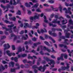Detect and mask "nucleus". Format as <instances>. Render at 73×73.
<instances>
[{"label": "nucleus", "mask_w": 73, "mask_h": 73, "mask_svg": "<svg viewBox=\"0 0 73 73\" xmlns=\"http://www.w3.org/2000/svg\"><path fill=\"white\" fill-rule=\"evenodd\" d=\"M13 29L14 30V31L15 32H17L18 33V32H19V31L16 29V26H15L13 28Z\"/></svg>", "instance_id": "obj_29"}, {"label": "nucleus", "mask_w": 73, "mask_h": 73, "mask_svg": "<svg viewBox=\"0 0 73 73\" xmlns=\"http://www.w3.org/2000/svg\"><path fill=\"white\" fill-rule=\"evenodd\" d=\"M41 61V58H39L37 62V64L38 65H40V64L39 62H40Z\"/></svg>", "instance_id": "obj_34"}, {"label": "nucleus", "mask_w": 73, "mask_h": 73, "mask_svg": "<svg viewBox=\"0 0 73 73\" xmlns=\"http://www.w3.org/2000/svg\"><path fill=\"white\" fill-rule=\"evenodd\" d=\"M66 22V23H62V24H66V23H68V22H67V20H63L62 21V23H64V22Z\"/></svg>", "instance_id": "obj_41"}, {"label": "nucleus", "mask_w": 73, "mask_h": 73, "mask_svg": "<svg viewBox=\"0 0 73 73\" xmlns=\"http://www.w3.org/2000/svg\"><path fill=\"white\" fill-rule=\"evenodd\" d=\"M50 7L52 8L53 11H58V9L57 8H53V6H51Z\"/></svg>", "instance_id": "obj_28"}, {"label": "nucleus", "mask_w": 73, "mask_h": 73, "mask_svg": "<svg viewBox=\"0 0 73 73\" xmlns=\"http://www.w3.org/2000/svg\"><path fill=\"white\" fill-rule=\"evenodd\" d=\"M36 26L34 27V28H36V29H37V28H38V27H39V24L36 23Z\"/></svg>", "instance_id": "obj_43"}, {"label": "nucleus", "mask_w": 73, "mask_h": 73, "mask_svg": "<svg viewBox=\"0 0 73 73\" xmlns=\"http://www.w3.org/2000/svg\"><path fill=\"white\" fill-rule=\"evenodd\" d=\"M49 24L50 26H52L53 27H56L57 26L56 25H53V24H52L51 23H49Z\"/></svg>", "instance_id": "obj_42"}, {"label": "nucleus", "mask_w": 73, "mask_h": 73, "mask_svg": "<svg viewBox=\"0 0 73 73\" xmlns=\"http://www.w3.org/2000/svg\"><path fill=\"white\" fill-rule=\"evenodd\" d=\"M21 14V11H20L19 10L18 11V12L17 13V15H20Z\"/></svg>", "instance_id": "obj_52"}, {"label": "nucleus", "mask_w": 73, "mask_h": 73, "mask_svg": "<svg viewBox=\"0 0 73 73\" xmlns=\"http://www.w3.org/2000/svg\"><path fill=\"white\" fill-rule=\"evenodd\" d=\"M11 72H15V69H12L11 70Z\"/></svg>", "instance_id": "obj_61"}, {"label": "nucleus", "mask_w": 73, "mask_h": 73, "mask_svg": "<svg viewBox=\"0 0 73 73\" xmlns=\"http://www.w3.org/2000/svg\"><path fill=\"white\" fill-rule=\"evenodd\" d=\"M11 37H14V41H16L17 40V39L20 38V36H15V35L13 34H11Z\"/></svg>", "instance_id": "obj_7"}, {"label": "nucleus", "mask_w": 73, "mask_h": 73, "mask_svg": "<svg viewBox=\"0 0 73 73\" xmlns=\"http://www.w3.org/2000/svg\"><path fill=\"white\" fill-rule=\"evenodd\" d=\"M59 46H60V47H62L63 46H64V47L66 48V49H67V48H68V47H67V46H65L63 44H59Z\"/></svg>", "instance_id": "obj_30"}, {"label": "nucleus", "mask_w": 73, "mask_h": 73, "mask_svg": "<svg viewBox=\"0 0 73 73\" xmlns=\"http://www.w3.org/2000/svg\"><path fill=\"white\" fill-rule=\"evenodd\" d=\"M1 39L0 40V41L1 42V45L0 46H1L2 44L5 42V41H2V40H3V39H4L6 38V36H2L0 37Z\"/></svg>", "instance_id": "obj_9"}, {"label": "nucleus", "mask_w": 73, "mask_h": 73, "mask_svg": "<svg viewBox=\"0 0 73 73\" xmlns=\"http://www.w3.org/2000/svg\"><path fill=\"white\" fill-rule=\"evenodd\" d=\"M6 53L9 56V57H11V56H15V54L14 53H12L11 52H10V51L9 50H7L6 51Z\"/></svg>", "instance_id": "obj_10"}, {"label": "nucleus", "mask_w": 73, "mask_h": 73, "mask_svg": "<svg viewBox=\"0 0 73 73\" xmlns=\"http://www.w3.org/2000/svg\"><path fill=\"white\" fill-rule=\"evenodd\" d=\"M45 38H49L54 43H55V42H56V41H55L52 38V37H50V36H48L47 35H45Z\"/></svg>", "instance_id": "obj_11"}, {"label": "nucleus", "mask_w": 73, "mask_h": 73, "mask_svg": "<svg viewBox=\"0 0 73 73\" xmlns=\"http://www.w3.org/2000/svg\"><path fill=\"white\" fill-rule=\"evenodd\" d=\"M43 6L44 7H49V5L46 4H43Z\"/></svg>", "instance_id": "obj_62"}, {"label": "nucleus", "mask_w": 73, "mask_h": 73, "mask_svg": "<svg viewBox=\"0 0 73 73\" xmlns=\"http://www.w3.org/2000/svg\"><path fill=\"white\" fill-rule=\"evenodd\" d=\"M25 26H24V28L25 29H26L27 27H29V24L27 23H24Z\"/></svg>", "instance_id": "obj_21"}, {"label": "nucleus", "mask_w": 73, "mask_h": 73, "mask_svg": "<svg viewBox=\"0 0 73 73\" xmlns=\"http://www.w3.org/2000/svg\"><path fill=\"white\" fill-rule=\"evenodd\" d=\"M55 18L56 19H64V18H63L62 16H60V17L59 18L58 17V16L57 15H55Z\"/></svg>", "instance_id": "obj_33"}, {"label": "nucleus", "mask_w": 73, "mask_h": 73, "mask_svg": "<svg viewBox=\"0 0 73 73\" xmlns=\"http://www.w3.org/2000/svg\"><path fill=\"white\" fill-rule=\"evenodd\" d=\"M33 2V3H37L38 1V0H31Z\"/></svg>", "instance_id": "obj_54"}, {"label": "nucleus", "mask_w": 73, "mask_h": 73, "mask_svg": "<svg viewBox=\"0 0 73 73\" xmlns=\"http://www.w3.org/2000/svg\"><path fill=\"white\" fill-rule=\"evenodd\" d=\"M14 26V25H9L8 26V27L9 28H10V29H7L5 27H2V28L3 29H4L6 31H9V33H12L13 32L12 30V28Z\"/></svg>", "instance_id": "obj_4"}, {"label": "nucleus", "mask_w": 73, "mask_h": 73, "mask_svg": "<svg viewBox=\"0 0 73 73\" xmlns=\"http://www.w3.org/2000/svg\"><path fill=\"white\" fill-rule=\"evenodd\" d=\"M39 16H40V14H38L37 15H35L34 17H31L30 18V19L31 22H32V21H33V19H38L39 18Z\"/></svg>", "instance_id": "obj_8"}, {"label": "nucleus", "mask_w": 73, "mask_h": 73, "mask_svg": "<svg viewBox=\"0 0 73 73\" xmlns=\"http://www.w3.org/2000/svg\"><path fill=\"white\" fill-rule=\"evenodd\" d=\"M1 7H2L3 8V11H4L5 9H6V8H7V6H5L1 4Z\"/></svg>", "instance_id": "obj_45"}, {"label": "nucleus", "mask_w": 73, "mask_h": 73, "mask_svg": "<svg viewBox=\"0 0 73 73\" xmlns=\"http://www.w3.org/2000/svg\"><path fill=\"white\" fill-rule=\"evenodd\" d=\"M56 30L57 31H62V30L60 29H55L52 28V31L53 32H54Z\"/></svg>", "instance_id": "obj_23"}, {"label": "nucleus", "mask_w": 73, "mask_h": 73, "mask_svg": "<svg viewBox=\"0 0 73 73\" xmlns=\"http://www.w3.org/2000/svg\"><path fill=\"white\" fill-rule=\"evenodd\" d=\"M23 62L24 63H26V62H27V63H28L29 64H30V65L31 66H32V64H32V61H31L30 60L27 61V60L25 59L23 60Z\"/></svg>", "instance_id": "obj_16"}, {"label": "nucleus", "mask_w": 73, "mask_h": 73, "mask_svg": "<svg viewBox=\"0 0 73 73\" xmlns=\"http://www.w3.org/2000/svg\"><path fill=\"white\" fill-rule=\"evenodd\" d=\"M18 58H20L21 57H24L27 56V54H19L18 56Z\"/></svg>", "instance_id": "obj_20"}, {"label": "nucleus", "mask_w": 73, "mask_h": 73, "mask_svg": "<svg viewBox=\"0 0 73 73\" xmlns=\"http://www.w3.org/2000/svg\"><path fill=\"white\" fill-rule=\"evenodd\" d=\"M4 51L5 52V50H6V49H9L10 47H11V46H10V45L9 44L7 43V44H5L4 45Z\"/></svg>", "instance_id": "obj_13"}, {"label": "nucleus", "mask_w": 73, "mask_h": 73, "mask_svg": "<svg viewBox=\"0 0 73 73\" xmlns=\"http://www.w3.org/2000/svg\"><path fill=\"white\" fill-rule=\"evenodd\" d=\"M48 33L49 35H51L52 36L54 37H56V36H57V34L55 33H52L51 31H49Z\"/></svg>", "instance_id": "obj_15"}, {"label": "nucleus", "mask_w": 73, "mask_h": 73, "mask_svg": "<svg viewBox=\"0 0 73 73\" xmlns=\"http://www.w3.org/2000/svg\"><path fill=\"white\" fill-rule=\"evenodd\" d=\"M14 64H15V63H14V62H11V63H10L9 64V66H11V65L13 67V66H14Z\"/></svg>", "instance_id": "obj_44"}, {"label": "nucleus", "mask_w": 73, "mask_h": 73, "mask_svg": "<svg viewBox=\"0 0 73 73\" xmlns=\"http://www.w3.org/2000/svg\"><path fill=\"white\" fill-rule=\"evenodd\" d=\"M17 3H16L15 1V0H11L9 4L11 5H12L13 4L14 5H17V4H21V3H20V0H17Z\"/></svg>", "instance_id": "obj_5"}, {"label": "nucleus", "mask_w": 73, "mask_h": 73, "mask_svg": "<svg viewBox=\"0 0 73 73\" xmlns=\"http://www.w3.org/2000/svg\"><path fill=\"white\" fill-rule=\"evenodd\" d=\"M4 22L6 24H8V23H9V24H12V22H9V21L7 20L4 21Z\"/></svg>", "instance_id": "obj_38"}, {"label": "nucleus", "mask_w": 73, "mask_h": 73, "mask_svg": "<svg viewBox=\"0 0 73 73\" xmlns=\"http://www.w3.org/2000/svg\"><path fill=\"white\" fill-rule=\"evenodd\" d=\"M44 21L45 23H48V24H50L49 23V22H48V21L46 20V16H45L44 15Z\"/></svg>", "instance_id": "obj_25"}, {"label": "nucleus", "mask_w": 73, "mask_h": 73, "mask_svg": "<svg viewBox=\"0 0 73 73\" xmlns=\"http://www.w3.org/2000/svg\"><path fill=\"white\" fill-rule=\"evenodd\" d=\"M65 36H62L60 37V38H61V39H64L65 40V42L66 44V45H69V44H70V43H67L66 42L67 41H68V39H65Z\"/></svg>", "instance_id": "obj_12"}, {"label": "nucleus", "mask_w": 73, "mask_h": 73, "mask_svg": "<svg viewBox=\"0 0 73 73\" xmlns=\"http://www.w3.org/2000/svg\"><path fill=\"white\" fill-rule=\"evenodd\" d=\"M38 6V3H36L35 5L33 7H32V8H33L34 7V8H36V7H37Z\"/></svg>", "instance_id": "obj_48"}, {"label": "nucleus", "mask_w": 73, "mask_h": 73, "mask_svg": "<svg viewBox=\"0 0 73 73\" xmlns=\"http://www.w3.org/2000/svg\"><path fill=\"white\" fill-rule=\"evenodd\" d=\"M63 54V56H64V57L65 59H67L68 58V55L67 54Z\"/></svg>", "instance_id": "obj_40"}, {"label": "nucleus", "mask_w": 73, "mask_h": 73, "mask_svg": "<svg viewBox=\"0 0 73 73\" xmlns=\"http://www.w3.org/2000/svg\"><path fill=\"white\" fill-rule=\"evenodd\" d=\"M33 59V57L31 56H30V54H29L28 56V59L29 60V59Z\"/></svg>", "instance_id": "obj_47"}, {"label": "nucleus", "mask_w": 73, "mask_h": 73, "mask_svg": "<svg viewBox=\"0 0 73 73\" xmlns=\"http://www.w3.org/2000/svg\"><path fill=\"white\" fill-rule=\"evenodd\" d=\"M44 30H41V32H40V31L38 30H37V31L38 33H39V34H40V33H44V32H47L46 30V29H44Z\"/></svg>", "instance_id": "obj_18"}, {"label": "nucleus", "mask_w": 73, "mask_h": 73, "mask_svg": "<svg viewBox=\"0 0 73 73\" xmlns=\"http://www.w3.org/2000/svg\"><path fill=\"white\" fill-rule=\"evenodd\" d=\"M25 6L26 7H31V5L28 4V3L27 2L25 3Z\"/></svg>", "instance_id": "obj_35"}, {"label": "nucleus", "mask_w": 73, "mask_h": 73, "mask_svg": "<svg viewBox=\"0 0 73 73\" xmlns=\"http://www.w3.org/2000/svg\"><path fill=\"white\" fill-rule=\"evenodd\" d=\"M68 53H72V52H73V50H72L70 52V50H67Z\"/></svg>", "instance_id": "obj_57"}, {"label": "nucleus", "mask_w": 73, "mask_h": 73, "mask_svg": "<svg viewBox=\"0 0 73 73\" xmlns=\"http://www.w3.org/2000/svg\"><path fill=\"white\" fill-rule=\"evenodd\" d=\"M52 23H54V24H56V23H58V24H60V21H57V20H54V21H52Z\"/></svg>", "instance_id": "obj_22"}, {"label": "nucleus", "mask_w": 73, "mask_h": 73, "mask_svg": "<svg viewBox=\"0 0 73 73\" xmlns=\"http://www.w3.org/2000/svg\"><path fill=\"white\" fill-rule=\"evenodd\" d=\"M14 60L15 62H17L18 61V58L17 57H15L14 58Z\"/></svg>", "instance_id": "obj_53"}, {"label": "nucleus", "mask_w": 73, "mask_h": 73, "mask_svg": "<svg viewBox=\"0 0 73 73\" xmlns=\"http://www.w3.org/2000/svg\"><path fill=\"white\" fill-rule=\"evenodd\" d=\"M40 49H41V50H43V49L44 50H47L48 52H51L50 50L48 49V48H46L45 46H44V47L42 46H39L37 48V51H39Z\"/></svg>", "instance_id": "obj_2"}, {"label": "nucleus", "mask_w": 73, "mask_h": 73, "mask_svg": "<svg viewBox=\"0 0 73 73\" xmlns=\"http://www.w3.org/2000/svg\"><path fill=\"white\" fill-rule=\"evenodd\" d=\"M40 39H41V40H44V38H43V37H42V36H40Z\"/></svg>", "instance_id": "obj_63"}, {"label": "nucleus", "mask_w": 73, "mask_h": 73, "mask_svg": "<svg viewBox=\"0 0 73 73\" xmlns=\"http://www.w3.org/2000/svg\"><path fill=\"white\" fill-rule=\"evenodd\" d=\"M63 10L66 11L65 12V13H68V11L67 10V9H66V8H64L63 9Z\"/></svg>", "instance_id": "obj_49"}, {"label": "nucleus", "mask_w": 73, "mask_h": 73, "mask_svg": "<svg viewBox=\"0 0 73 73\" xmlns=\"http://www.w3.org/2000/svg\"><path fill=\"white\" fill-rule=\"evenodd\" d=\"M68 11H69V12H68V13H70V14H72V12H70V10H71V8L70 7L68 8Z\"/></svg>", "instance_id": "obj_46"}, {"label": "nucleus", "mask_w": 73, "mask_h": 73, "mask_svg": "<svg viewBox=\"0 0 73 73\" xmlns=\"http://www.w3.org/2000/svg\"><path fill=\"white\" fill-rule=\"evenodd\" d=\"M36 11L37 12H41L40 8H38V9H37Z\"/></svg>", "instance_id": "obj_60"}, {"label": "nucleus", "mask_w": 73, "mask_h": 73, "mask_svg": "<svg viewBox=\"0 0 73 73\" xmlns=\"http://www.w3.org/2000/svg\"><path fill=\"white\" fill-rule=\"evenodd\" d=\"M67 67H62L61 69L62 70H65L66 69H68L69 68V64L68 63H66Z\"/></svg>", "instance_id": "obj_14"}, {"label": "nucleus", "mask_w": 73, "mask_h": 73, "mask_svg": "<svg viewBox=\"0 0 73 73\" xmlns=\"http://www.w3.org/2000/svg\"><path fill=\"white\" fill-rule=\"evenodd\" d=\"M5 69V68L2 65H1V66H0V72L2 70H4Z\"/></svg>", "instance_id": "obj_32"}, {"label": "nucleus", "mask_w": 73, "mask_h": 73, "mask_svg": "<svg viewBox=\"0 0 73 73\" xmlns=\"http://www.w3.org/2000/svg\"><path fill=\"white\" fill-rule=\"evenodd\" d=\"M18 52H17L16 53L17 54H19V52H22V48H21V47H19V48L18 50Z\"/></svg>", "instance_id": "obj_26"}, {"label": "nucleus", "mask_w": 73, "mask_h": 73, "mask_svg": "<svg viewBox=\"0 0 73 73\" xmlns=\"http://www.w3.org/2000/svg\"><path fill=\"white\" fill-rule=\"evenodd\" d=\"M62 7L60 5V6L59 7V9L60 11L61 12H62Z\"/></svg>", "instance_id": "obj_50"}, {"label": "nucleus", "mask_w": 73, "mask_h": 73, "mask_svg": "<svg viewBox=\"0 0 73 73\" xmlns=\"http://www.w3.org/2000/svg\"><path fill=\"white\" fill-rule=\"evenodd\" d=\"M5 1L6 3H9V1L7 0H1L0 1V2H1V3H3L5 4Z\"/></svg>", "instance_id": "obj_24"}, {"label": "nucleus", "mask_w": 73, "mask_h": 73, "mask_svg": "<svg viewBox=\"0 0 73 73\" xmlns=\"http://www.w3.org/2000/svg\"><path fill=\"white\" fill-rule=\"evenodd\" d=\"M16 66H18V67L17 68V69H20V66L19 65V64L18 63H17L16 64Z\"/></svg>", "instance_id": "obj_51"}, {"label": "nucleus", "mask_w": 73, "mask_h": 73, "mask_svg": "<svg viewBox=\"0 0 73 73\" xmlns=\"http://www.w3.org/2000/svg\"><path fill=\"white\" fill-rule=\"evenodd\" d=\"M44 44H45L46 45H47L49 46H50V45L49 44V43H48V42L46 41H45L44 42Z\"/></svg>", "instance_id": "obj_55"}, {"label": "nucleus", "mask_w": 73, "mask_h": 73, "mask_svg": "<svg viewBox=\"0 0 73 73\" xmlns=\"http://www.w3.org/2000/svg\"><path fill=\"white\" fill-rule=\"evenodd\" d=\"M18 23H19L21 24L20 25V26L21 28H22V27H23V24L22 23L21 21H18Z\"/></svg>", "instance_id": "obj_37"}, {"label": "nucleus", "mask_w": 73, "mask_h": 73, "mask_svg": "<svg viewBox=\"0 0 73 73\" xmlns=\"http://www.w3.org/2000/svg\"><path fill=\"white\" fill-rule=\"evenodd\" d=\"M9 19L11 20H13L14 21H16V17H13L12 18H9Z\"/></svg>", "instance_id": "obj_39"}, {"label": "nucleus", "mask_w": 73, "mask_h": 73, "mask_svg": "<svg viewBox=\"0 0 73 73\" xmlns=\"http://www.w3.org/2000/svg\"><path fill=\"white\" fill-rule=\"evenodd\" d=\"M29 65L28 64L25 65V68H29Z\"/></svg>", "instance_id": "obj_58"}, {"label": "nucleus", "mask_w": 73, "mask_h": 73, "mask_svg": "<svg viewBox=\"0 0 73 73\" xmlns=\"http://www.w3.org/2000/svg\"><path fill=\"white\" fill-rule=\"evenodd\" d=\"M32 40L33 41H36V38H32Z\"/></svg>", "instance_id": "obj_64"}, {"label": "nucleus", "mask_w": 73, "mask_h": 73, "mask_svg": "<svg viewBox=\"0 0 73 73\" xmlns=\"http://www.w3.org/2000/svg\"><path fill=\"white\" fill-rule=\"evenodd\" d=\"M32 68L33 69H36L40 71H41L42 72H44L45 71V69H46V66L45 65L43 66V67L42 68V66H41L39 67L38 68L36 65H34L33 66Z\"/></svg>", "instance_id": "obj_1"}, {"label": "nucleus", "mask_w": 73, "mask_h": 73, "mask_svg": "<svg viewBox=\"0 0 73 73\" xmlns=\"http://www.w3.org/2000/svg\"><path fill=\"white\" fill-rule=\"evenodd\" d=\"M73 25V21L71 19H70L69 21L68 24V27H69L71 25Z\"/></svg>", "instance_id": "obj_17"}, {"label": "nucleus", "mask_w": 73, "mask_h": 73, "mask_svg": "<svg viewBox=\"0 0 73 73\" xmlns=\"http://www.w3.org/2000/svg\"><path fill=\"white\" fill-rule=\"evenodd\" d=\"M64 57V54H61V56L60 57H58L57 58V60L58 61L60 60L61 59L62 61H63L64 60V59L63 58V57Z\"/></svg>", "instance_id": "obj_19"}, {"label": "nucleus", "mask_w": 73, "mask_h": 73, "mask_svg": "<svg viewBox=\"0 0 73 73\" xmlns=\"http://www.w3.org/2000/svg\"><path fill=\"white\" fill-rule=\"evenodd\" d=\"M43 59L46 60L47 61V62H50V63H48V64L50 65L52 64L53 65L52 66H51V67L52 68L53 67H54V64L55 62H54V61L53 60H50L47 57H44Z\"/></svg>", "instance_id": "obj_3"}, {"label": "nucleus", "mask_w": 73, "mask_h": 73, "mask_svg": "<svg viewBox=\"0 0 73 73\" xmlns=\"http://www.w3.org/2000/svg\"><path fill=\"white\" fill-rule=\"evenodd\" d=\"M40 44H41V43L40 42H38L34 43L33 45L34 46L36 47L37 45H40Z\"/></svg>", "instance_id": "obj_27"}, {"label": "nucleus", "mask_w": 73, "mask_h": 73, "mask_svg": "<svg viewBox=\"0 0 73 73\" xmlns=\"http://www.w3.org/2000/svg\"><path fill=\"white\" fill-rule=\"evenodd\" d=\"M48 2L49 3H50V4H53L54 3V1L53 0H51L50 1H48Z\"/></svg>", "instance_id": "obj_36"}, {"label": "nucleus", "mask_w": 73, "mask_h": 73, "mask_svg": "<svg viewBox=\"0 0 73 73\" xmlns=\"http://www.w3.org/2000/svg\"><path fill=\"white\" fill-rule=\"evenodd\" d=\"M25 35L26 36V38H25V37L24 36H23L22 37V40H27V38H28V35Z\"/></svg>", "instance_id": "obj_31"}, {"label": "nucleus", "mask_w": 73, "mask_h": 73, "mask_svg": "<svg viewBox=\"0 0 73 73\" xmlns=\"http://www.w3.org/2000/svg\"><path fill=\"white\" fill-rule=\"evenodd\" d=\"M68 31H70V30H69V28L67 29V30H65L64 31V33L66 34V38H69V36H70V33H68Z\"/></svg>", "instance_id": "obj_6"}, {"label": "nucleus", "mask_w": 73, "mask_h": 73, "mask_svg": "<svg viewBox=\"0 0 73 73\" xmlns=\"http://www.w3.org/2000/svg\"><path fill=\"white\" fill-rule=\"evenodd\" d=\"M21 7L22 8L23 10L24 11H25V9H24V7L23 5H21Z\"/></svg>", "instance_id": "obj_59"}, {"label": "nucleus", "mask_w": 73, "mask_h": 73, "mask_svg": "<svg viewBox=\"0 0 73 73\" xmlns=\"http://www.w3.org/2000/svg\"><path fill=\"white\" fill-rule=\"evenodd\" d=\"M12 48L13 50H15L16 49V48L14 45L12 46Z\"/></svg>", "instance_id": "obj_56"}]
</instances>
